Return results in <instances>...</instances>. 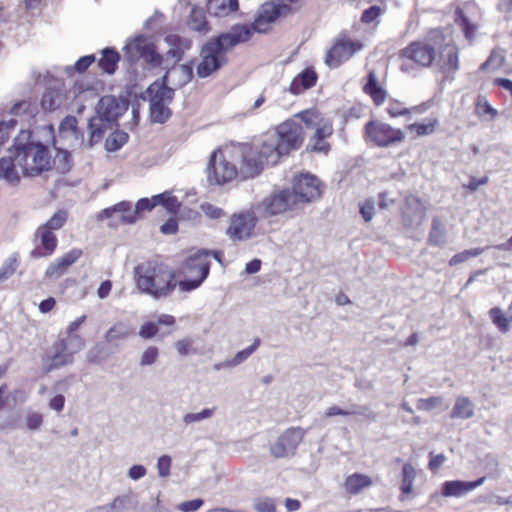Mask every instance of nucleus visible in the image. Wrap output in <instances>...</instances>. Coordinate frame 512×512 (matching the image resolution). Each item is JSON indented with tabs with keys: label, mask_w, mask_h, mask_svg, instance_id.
Segmentation results:
<instances>
[{
	"label": "nucleus",
	"mask_w": 512,
	"mask_h": 512,
	"mask_svg": "<svg viewBox=\"0 0 512 512\" xmlns=\"http://www.w3.org/2000/svg\"><path fill=\"white\" fill-rule=\"evenodd\" d=\"M280 18L279 7L272 1L264 2L255 14L251 24L236 23L229 30L210 37L201 47V61L196 66V74L205 79L221 70L229 62L227 54L240 44L247 43L254 33H265L260 27L271 24Z\"/></svg>",
	"instance_id": "f257e3e1"
},
{
	"label": "nucleus",
	"mask_w": 512,
	"mask_h": 512,
	"mask_svg": "<svg viewBox=\"0 0 512 512\" xmlns=\"http://www.w3.org/2000/svg\"><path fill=\"white\" fill-rule=\"evenodd\" d=\"M17 165L25 177L40 176L53 169L52 158L47 143L35 139L33 131L21 129L9 148Z\"/></svg>",
	"instance_id": "f03ea898"
},
{
	"label": "nucleus",
	"mask_w": 512,
	"mask_h": 512,
	"mask_svg": "<svg viewBox=\"0 0 512 512\" xmlns=\"http://www.w3.org/2000/svg\"><path fill=\"white\" fill-rule=\"evenodd\" d=\"M134 279L138 290L154 300L171 296L177 287L176 270L155 260L136 265Z\"/></svg>",
	"instance_id": "7ed1b4c3"
},
{
	"label": "nucleus",
	"mask_w": 512,
	"mask_h": 512,
	"mask_svg": "<svg viewBox=\"0 0 512 512\" xmlns=\"http://www.w3.org/2000/svg\"><path fill=\"white\" fill-rule=\"evenodd\" d=\"M124 62L128 70H133L139 60H142L147 70L162 68L165 63L164 55L158 50L151 37L140 33L127 39L124 47Z\"/></svg>",
	"instance_id": "20e7f679"
},
{
	"label": "nucleus",
	"mask_w": 512,
	"mask_h": 512,
	"mask_svg": "<svg viewBox=\"0 0 512 512\" xmlns=\"http://www.w3.org/2000/svg\"><path fill=\"white\" fill-rule=\"evenodd\" d=\"M405 137V132L402 129L394 128L390 124L377 119H370L363 128L365 142L379 148H388L400 144L405 140Z\"/></svg>",
	"instance_id": "39448f33"
},
{
	"label": "nucleus",
	"mask_w": 512,
	"mask_h": 512,
	"mask_svg": "<svg viewBox=\"0 0 512 512\" xmlns=\"http://www.w3.org/2000/svg\"><path fill=\"white\" fill-rule=\"evenodd\" d=\"M274 138L280 152L288 156L302 147L305 132L300 123L290 118L276 126Z\"/></svg>",
	"instance_id": "423d86ee"
},
{
	"label": "nucleus",
	"mask_w": 512,
	"mask_h": 512,
	"mask_svg": "<svg viewBox=\"0 0 512 512\" xmlns=\"http://www.w3.org/2000/svg\"><path fill=\"white\" fill-rule=\"evenodd\" d=\"M209 185L223 186L234 180L238 174L234 164L227 161L220 149L213 151L206 167Z\"/></svg>",
	"instance_id": "0eeeda50"
},
{
	"label": "nucleus",
	"mask_w": 512,
	"mask_h": 512,
	"mask_svg": "<svg viewBox=\"0 0 512 512\" xmlns=\"http://www.w3.org/2000/svg\"><path fill=\"white\" fill-rule=\"evenodd\" d=\"M258 223V218L252 210L234 213L230 217V224L226 229V235L233 242H241L251 239Z\"/></svg>",
	"instance_id": "6e6552de"
},
{
	"label": "nucleus",
	"mask_w": 512,
	"mask_h": 512,
	"mask_svg": "<svg viewBox=\"0 0 512 512\" xmlns=\"http://www.w3.org/2000/svg\"><path fill=\"white\" fill-rule=\"evenodd\" d=\"M308 430L309 429H303L301 427L287 428L271 446V454L275 458H285L295 455L299 444L302 442Z\"/></svg>",
	"instance_id": "1a4fd4ad"
},
{
	"label": "nucleus",
	"mask_w": 512,
	"mask_h": 512,
	"mask_svg": "<svg viewBox=\"0 0 512 512\" xmlns=\"http://www.w3.org/2000/svg\"><path fill=\"white\" fill-rule=\"evenodd\" d=\"M128 109L129 103L123 102L115 95H104L99 98L95 106V113L118 128L120 118Z\"/></svg>",
	"instance_id": "9d476101"
},
{
	"label": "nucleus",
	"mask_w": 512,
	"mask_h": 512,
	"mask_svg": "<svg viewBox=\"0 0 512 512\" xmlns=\"http://www.w3.org/2000/svg\"><path fill=\"white\" fill-rule=\"evenodd\" d=\"M362 47V43L358 41H353L347 37L339 38L327 51L325 64L329 68H338L344 61L352 57Z\"/></svg>",
	"instance_id": "9b49d317"
},
{
	"label": "nucleus",
	"mask_w": 512,
	"mask_h": 512,
	"mask_svg": "<svg viewBox=\"0 0 512 512\" xmlns=\"http://www.w3.org/2000/svg\"><path fill=\"white\" fill-rule=\"evenodd\" d=\"M319 183V179L309 172L295 177L291 192L296 196L298 204L309 203L319 198L321 196Z\"/></svg>",
	"instance_id": "f8f14e48"
},
{
	"label": "nucleus",
	"mask_w": 512,
	"mask_h": 512,
	"mask_svg": "<svg viewBox=\"0 0 512 512\" xmlns=\"http://www.w3.org/2000/svg\"><path fill=\"white\" fill-rule=\"evenodd\" d=\"M297 205L296 196L288 188L273 192L270 196L264 198L261 203L264 212L269 216H276L288 210H293Z\"/></svg>",
	"instance_id": "ddd939ff"
},
{
	"label": "nucleus",
	"mask_w": 512,
	"mask_h": 512,
	"mask_svg": "<svg viewBox=\"0 0 512 512\" xmlns=\"http://www.w3.org/2000/svg\"><path fill=\"white\" fill-rule=\"evenodd\" d=\"M333 134V125L329 120L321 119L315 127L313 136L306 145L305 152L328 155L331 145L326 141Z\"/></svg>",
	"instance_id": "4468645a"
},
{
	"label": "nucleus",
	"mask_w": 512,
	"mask_h": 512,
	"mask_svg": "<svg viewBox=\"0 0 512 512\" xmlns=\"http://www.w3.org/2000/svg\"><path fill=\"white\" fill-rule=\"evenodd\" d=\"M399 57L413 61L414 63L429 67L435 60V51L422 41H412L399 51Z\"/></svg>",
	"instance_id": "2eb2a0df"
},
{
	"label": "nucleus",
	"mask_w": 512,
	"mask_h": 512,
	"mask_svg": "<svg viewBox=\"0 0 512 512\" xmlns=\"http://www.w3.org/2000/svg\"><path fill=\"white\" fill-rule=\"evenodd\" d=\"M48 138L51 144L53 145L54 149L56 150V155L54 159H52V165L55 167L56 171L60 174H67L71 171L73 166V157L69 150L61 147H56V137H55V130L53 124H47L43 126L42 128Z\"/></svg>",
	"instance_id": "dca6fc26"
},
{
	"label": "nucleus",
	"mask_w": 512,
	"mask_h": 512,
	"mask_svg": "<svg viewBox=\"0 0 512 512\" xmlns=\"http://www.w3.org/2000/svg\"><path fill=\"white\" fill-rule=\"evenodd\" d=\"M116 128L112 123H108L104 118L96 113L91 116L87 121V135L88 138L84 144L85 149H92L104 137L109 129Z\"/></svg>",
	"instance_id": "f3484780"
},
{
	"label": "nucleus",
	"mask_w": 512,
	"mask_h": 512,
	"mask_svg": "<svg viewBox=\"0 0 512 512\" xmlns=\"http://www.w3.org/2000/svg\"><path fill=\"white\" fill-rule=\"evenodd\" d=\"M35 237L40 238V246L32 249V251L30 252L31 258L39 259L43 257H48L55 252L58 245V239L54 232L39 226L35 233Z\"/></svg>",
	"instance_id": "a211bd4d"
},
{
	"label": "nucleus",
	"mask_w": 512,
	"mask_h": 512,
	"mask_svg": "<svg viewBox=\"0 0 512 512\" xmlns=\"http://www.w3.org/2000/svg\"><path fill=\"white\" fill-rule=\"evenodd\" d=\"M52 350L51 362L46 369L47 372L64 367L73 362L75 351H71L67 339L60 338L55 341Z\"/></svg>",
	"instance_id": "6ab92c4d"
},
{
	"label": "nucleus",
	"mask_w": 512,
	"mask_h": 512,
	"mask_svg": "<svg viewBox=\"0 0 512 512\" xmlns=\"http://www.w3.org/2000/svg\"><path fill=\"white\" fill-rule=\"evenodd\" d=\"M164 42L169 47L165 56L167 58L174 59L175 64L182 60L185 52L190 50L193 44L191 39L175 33L167 34L164 37Z\"/></svg>",
	"instance_id": "aec40b11"
},
{
	"label": "nucleus",
	"mask_w": 512,
	"mask_h": 512,
	"mask_svg": "<svg viewBox=\"0 0 512 512\" xmlns=\"http://www.w3.org/2000/svg\"><path fill=\"white\" fill-rule=\"evenodd\" d=\"M318 75L313 67L304 68L292 80L289 86V92L293 95H300L304 91L311 89L317 83Z\"/></svg>",
	"instance_id": "412c9836"
},
{
	"label": "nucleus",
	"mask_w": 512,
	"mask_h": 512,
	"mask_svg": "<svg viewBox=\"0 0 512 512\" xmlns=\"http://www.w3.org/2000/svg\"><path fill=\"white\" fill-rule=\"evenodd\" d=\"M161 199V195H153L151 198L143 197L140 198L136 204L132 213L129 215H120V220L123 224H134L141 217L144 212L152 211L156 206H159V200Z\"/></svg>",
	"instance_id": "4be33fe9"
},
{
	"label": "nucleus",
	"mask_w": 512,
	"mask_h": 512,
	"mask_svg": "<svg viewBox=\"0 0 512 512\" xmlns=\"http://www.w3.org/2000/svg\"><path fill=\"white\" fill-rule=\"evenodd\" d=\"M403 221L408 226H418L422 223L425 216L424 207L417 197L406 199V207L402 213Z\"/></svg>",
	"instance_id": "5701e85b"
},
{
	"label": "nucleus",
	"mask_w": 512,
	"mask_h": 512,
	"mask_svg": "<svg viewBox=\"0 0 512 512\" xmlns=\"http://www.w3.org/2000/svg\"><path fill=\"white\" fill-rule=\"evenodd\" d=\"M256 154L267 164L276 165L285 155L278 149V143L274 136L263 140L257 148Z\"/></svg>",
	"instance_id": "b1692460"
},
{
	"label": "nucleus",
	"mask_w": 512,
	"mask_h": 512,
	"mask_svg": "<svg viewBox=\"0 0 512 512\" xmlns=\"http://www.w3.org/2000/svg\"><path fill=\"white\" fill-rule=\"evenodd\" d=\"M121 60L120 53L114 47H105L101 50V57L97 61L98 68L107 75H114Z\"/></svg>",
	"instance_id": "393cba45"
},
{
	"label": "nucleus",
	"mask_w": 512,
	"mask_h": 512,
	"mask_svg": "<svg viewBox=\"0 0 512 512\" xmlns=\"http://www.w3.org/2000/svg\"><path fill=\"white\" fill-rule=\"evenodd\" d=\"M363 91L372 98L376 106L382 105L387 97V91L379 84L374 70L368 72Z\"/></svg>",
	"instance_id": "a878e982"
},
{
	"label": "nucleus",
	"mask_w": 512,
	"mask_h": 512,
	"mask_svg": "<svg viewBox=\"0 0 512 512\" xmlns=\"http://www.w3.org/2000/svg\"><path fill=\"white\" fill-rule=\"evenodd\" d=\"M264 168V161L255 153V155L242 154V163L240 174L243 179L255 178L261 174Z\"/></svg>",
	"instance_id": "bb28decb"
},
{
	"label": "nucleus",
	"mask_w": 512,
	"mask_h": 512,
	"mask_svg": "<svg viewBox=\"0 0 512 512\" xmlns=\"http://www.w3.org/2000/svg\"><path fill=\"white\" fill-rule=\"evenodd\" d=\"M210 256L209 249H199L194 254L188 256L185 260V268L187 270V274L198 276L200 275V267L202 265H206L209 269L211 267V262L208 259Z\"/></svg>",
	"instance_id": "cd10ccee"
},
{
	"label": "nucleus",
	"mask_w": 512,
	"mask_h": 512,
	"mask_svg": "<svg viewBox=\"0 0 512 512\" xmlns=\"http://www.w3.org/2000/svg\"><path fill=\"white\" fill-rule=\"evenodd\" d=\"M239 9V0H208L207 12L214 17H225Z\"/></svg>",
	"instance_id": "c85d7f7f"
},
{
	"label": "nucleus",
	"mask_w": 512,
	"mask_h": 512,
	"mask_svg": "<svg viewBox=\"0 0 512 512\" xmlns=\"http://www.w3.org/2000/svg\"><path fill=\"white\" fill-rule=\"evenodd\" d=\"M63 93L56 88L47 87L42 94L40 105L45 112H54L62 105Z\"/></svg>",
	"instance_id": "c756f323"
},
{
	"label": "nucleus",
	"mask_w": 512,
	"mask_h": 512,
	"mask_svg": "<svg viewBox=\"0 0 512 512\" xmlns=\"http://www.w3.org/2000/svg\"><path fill=\"white\" fill-rule=\"evenodd\" d=\"M16 160L13 154L10 153L9 157L0 158V179L7 181L10 184L16 185L20 182V175L16 170Z\"/></svg>",
	"instance_id": "7c9ffc66"
},
{
	"label": "nucleus",
	"mask_w": 512,
	"mask_h": 512,
	"mask_svg": "<svg viewBox=\"0 0 512 512\" xmlns=\"http://www.w3.org/2000/svg\"><path fill=\"white\" fill-rule=\"evenodd\" d=\"M200 275L194 276L188 274L184 279L177 280V286L182 292H191L199 288L202 283L209 276V268L206 265H202L200 268Z\"/></svg>",
	"instance_id": "2f4dec72"
},
{
	"label": "nucleus",
	"mask_w": 512,
	"mask_h": 512,
	"mask_svg": "<svg viewBox=\"0 0 512 512\" xmlns=\"http://www.w3.org/2000/svg\"><path fill=\"white\" fill-rule=\"evenodd\" d=\"M372 479L361 473H353L345 479V489L350 494L356 495L360 493L364 488L372 485Z\"/></svg>",
	"instance_id": "473e14b6"
},
{
	"label": "nucleus",
	"mask_w": 512,
	"mask_h": 512,
	"mask_svg": "<svg viewBox=\"0 0 512 512\" xmlns=\"http://www.w3.org/2000/svg\"><path fill=\"white\" fill-rule=\"evenodd\" d=\"M147 93L149 94L150 97V103L170 105L175 98L176 89L148 86Z\"/></svg>",
	"instance_id": "72a5a7b5"
},
{
	"label": "nucleus",
	"mask_w": 512,
	"mask_h": 512,
	"mask_svg": "<svg viewBox=\"0 0 512 512\" xmlns=\"http://www.w3.org/2000/svg\"><path fill=\"white\" fill-rule=\"evenodd\" d=\"M446 37L441 28L431 29L425 36L423 41L428 47L430 46L435 51V55H443L445 48L448 44L445 43Z\"/></svg>",
	"instance_id": "f704fd0d"
},
{
	"label": "nucleus",
	"mask_w": 512,
	"mask_h": 512,
	"mask_svg": "<svg viewBox=\"0 0 512 512\" xmlns=\"http://www.w3.org/2000/svg\"><path fill=\"white\" fill-rule=\"evenodd\" d=\"M129 141V134L124 130H119L115 128L113 132H111L104 144V148L107 152L114 153L119 151L125 144Z\"/></svg>",
	"instance_id": "c9c22d12"
},
{
	"label": "nucleus",
	"mask_w": 512,
	"mask_h": 512,
	"mask_svg": "<svg viewBox=\"0 0 512 512\" xmlns=\"http://www.w3.org/2000/svg\"><path fill=\"white\" fill-rule=\"evenodd\" d=\"M428 241L434 246H443L447 241L446 226L438 217H434L431 223V230Z\"/></svg>",
	"instance_id": "e433bc0d"
},
{
	"label": "nucleus",
	"mask_w": 512,
	"mask_h": 512,
	"mask_svg": "<svg viewBox=\"0 0 512 512\" xmlns=\"http://www.w3.org/2000/svg\"><path fill=\"white\" fill-rule=\"evenodd\" d=\"M486 477H480L475 481H450V496L460 497L473 489L481 486L485 482Z\"/></svg>",
	"instance_id": "4c0bfd02"
},
{
	"label": "nucleus",
	"mask_w": 512,
	"mask_h": 512,
	"mask_svg": "<svg viewBox=\"0 0 512 512\" xmlns=\"http://www.w3.org/2000/svg\"><path fill=\"white\" fill-rule=\"evenodd\" d=\"M474 404L467 397L457 398L453 411L450 414L452 418L468 419L474 415Z\"/></svg>",
	"instance_id": "58836bf2"
},
{
	"label": "nucleus",
	"mask_w": 512,
	"mask_h": 512,
	"mask_svg": "<svg viewBox=\"0 0 512 512\" xmlns=\"http://www.w3.org/2000/svg\"><path fill=\"white\" fill-rule=\"evenodd\" d=\"M172 114L168 104H149V118L152 123L165 124Z\"/></svg>",
	"instance_id": "ea45409f"
},
{
	"label": "nucleus",
	"mask_w": 512,
	"mask_h": 512,
	"mask_svg": "<svg viewBox=\"0 0 512 512\" xmlns=\"http://www.w3.org/2000/svg\"><path fill=\"white\" fill-rule=\"evenodd\" d=\"M188 26L191 30L202 34H207L210 31V25L201 10L195 8L192 9L189 19Z\"/></svg>",
	"instance_id": "a19ab883"
},
{
	"label": "nucleus",
	"mask_w": 512,
	"mask_h": 512,
	"mask_svg": "<svg viewBox=\"0 0 512 512\" xmlns=\"http://www.w3.org/2000/svg\"><path fill=\"white\" fill-rule=\"evenodd\" d=\"M401 484L400 491L404 496H408L412 493L413 482L416 477V470L410 463H404L401 471Z\"/></svg>",
	"instance_id": "79ce46f5"
},
{
	"label": "nucleus",
	"mask_w": 512,
	"mask_h": 512,
	"mask_svg": "<svg viewBox=\"0 0 512 512\" xmlns=\"http://www.w3.org/2000/svg\"><path fill=\"white\" fill-rule=\"evenodd\" d=\"M454 22L461 28L465 38L469 41L473 39L475 26L469 21V19L463 14L460 8H456L454 13Z\"/></svg>",
	"instance_id": "37998d69"
},
{
	"label": "nucleus",
	"mask_w": 512,
	"mask_h": 512,
	"mask_svg": "<svg viewBox=\"0 0 512 512\" xmlns=\"http://www.w3.org/2000/svg\"><path fill=\"white\" fill-rule=\"evenodd\" d=\"M67 218L68 212L60 209L57 210L46 223L40 225V227L54 232V230H59L65 225Z\"/></svg>",
	"instance_id": "c03bdc74"
},
{
	"label": "nucleus",
	"mask_w": 512,
	"mask_h": 512,
	"mask_svg": "<svg viewBox=\"0 0 512 512\" xmlns=\"http://www.w3.org/2000/svg\"><path fill=\"white\" fill-rule=\"evenodd\" d=\"M505 62V54L504 51L501 49H494L490 53L488 59L483 62L480 66V70H496L500 68Z\"/></svg>",
	"instance_id": "a18cd8bd"
},
{
	"label": "nucleus",
	"mask_w": 512,
	"mask_h": 512,
	"mask_svg": "<svg viewBox=\"0 0 512 512\" xmlns=\"http://www.w3.org/2000/svg\"><path fill=\"white\" fill-rule=\"evenodd\" d=\"M159 195H161L159 205L162 206L168 213L175 214L181 211L182 205L176 196L167 191L160 193Z\"/></svg>",
	"instance_id": "49530a36"
},
{
	"label": "nucleus",
	"mask_w": 512,
	"mask_h": 512,
	"mask_svg": "<svg viewBox=\"0 0 512 512\" xmlns=\"http://www.w3.org/2000/svg\"><path fill=\"white\" fill-rule=\"evenodd\" d=\"M10 114L14 116H34L36 113V106L26 99L19 100L10 108Z\"/></svg>",
	"instance_id": "de8ad7c7"
},
{
	"label": "nucleus",
	"mask_w": 512,
	"mask_h": 512,
	"mask_svg": "<svg viewBox=\"0 0 512 512\" xmlns=\"http://www.w3.org/2000/svg\"><path fill=\"white\" fill-rule=\"evenodd\" d=\"M261 340L259 337H256L252 344H250L248 347L238 351L232 360V365L235 367L246 361L260 346Z\"/></svg>",
	"instance_id": "09e8293b"
},
{
	"label": "nucleus",
	"mask_w": 512,
	"mask_h": 512,
	"mask_svg": "<svg viewBox=\"0 0 512 512\" xmlns=\"http://www.w3.org/2000/svg\"><path fill=\"white\" fill-rule=\"evenodd\" d=\"M195 59H191L186 63L180 64L179 69L182 76L178 81V88H183L188 85L194 78Z\"/></svg>",
	"instance_id": "8fccbe9b"
},
{
	"label": "nucleus",
	"mask_w": 512,
	"mask_h": 512,
	"mask_svg": "<svg viewBox=\"0 0 512 512\" xmlns=\"http://www.w3.org/2000/svg\"><path fill=\"white\" fill-rule=\"evenodd\" d=\"M361 416L372 422L377 421V413H375L368 405L352 404L351 409L348 410V416Z\"/></svg>",
	"instance_id": "3c124183"
},
{
	"label": "nucleus",
	"mask_w": 512,
	"mask_h": 512,
	"mask_svg": "<svg viewBox=\"0 0 512 512\" xmlns=\"http://www.w3.org/2000/svg\"><path fill=\"white\" fill-rule=\"evenodd\" d=\"M78 119L74 115H66L59 123L58 132L61 137H66L68 133L77 131Z\"/></svg>",
	"instance_id": "603ef678"
},
{
	"label": "nucleus",
	"mask_w": 512,
	"mask_h": 512,
	"mask_svg": "<svg viewBox=\"0 0 512 512\" xmlns=\"http://www.w3.org/2000/svg\"><path fill=\"white\" fill-rule=\"evenodd\" d=\"M18 267V255L17 253H14L10 257H8L4 263L2 264L0 268V278H3L4 280L11 277Z\"/></svg>",
	"instance_id": "864d4df0"
},
{
	"label": "nucleus",
	"mask_w": 512,
	"mask_h": 512,
	"mask_svg": "<svg viewBox=\"0 0 512 512\" xmlns=\"http://www.w3.org/2000/svg\"><path fill=\"white\" fill-rule=\"evenodd\" d=\"M320 113L317 109H306L301 112H298L295 114L294 117L300 118V120L305 124L307 128H315L318 123H316V120H318Z\"/></svg>",
	"instance_id": "5fc2aeb1"
},
{
	"label": "nucleus",
	"mask_w": 512,
	"mask_h": 512,
	"mask_svg": "<svg viewBox=\"0 0 512 512\" xmlns=\"http://www.w3.org/2000/svg\"><path fill=\"white\" fill-rule=\"evenodd\" d=\"M214 414V408H204L200 412L187 413L183 416V422L186 425H190L196 422H200L209 419Z\"/></svg>",
	"instance_id": "6e6d98bb"
},
{
	"label": "nucleus",
	"mask_w": 512,
	"mask_h": 512,
	"mask_svg": "<svg viewBox=\"0 0 512 512\" xmlns=\"http://www.w3.org/2000/svg\"><path fill=\"white\" fill-rule=\"evenodd\" d=\"M128 334V328L124 324L118 323L108 329V331L105 333V339L108 342H112L114 340L124 339L128 336Z\"/></svg>",
	"instance_id": "4d7b16f0"
},
{
	"label": "nucleus",
	"mask_w": 512,
	"mask_h": 512,
	"mask_svg": "<svg viewBox=\"0 0 512 512\" xmlns=\"http://www.w3.org/2000/svg\"><path fill=\"white\" fill-rule=\"evenodd\" d=\"M200 209L209 219L216 220L226 216V212L222 208L217 207L209 202L202 203L200 205Z\"/></svg>",
	"instance_id": "13d9d810"
},
{
	"label": "nucleus",
	"mask_w": 512,
	"mask_h": 512,
	"mask_svg": "<svg viewBox=\"0 0 512 512\" xmlns=\"http://www.w3.org/2000/svg\"><path fill=\"white\" fill-rule=\"evenodd\" d=\"M96 61V57L94 54H89L80 57L74 64L73 67H68L67 70H74L79 74L86 72V70Z\"/></svg>",
	"instance_id": "bf43d9fd"
},
{
	"label": "nucleus",
	"mask_w": 512,
	"mask_h": 512,
	"mask_svg": "<svg viewBox=\"0 0 512 512\" xmlns=\"http://www.w3.org/2000/svg\"><path fill=\"white\" fill-rule=\"evenodd\" d=\"M376 201L373 198H367L359 205V211L365 222H370L375 214Z\"/></svg>",
	"instance_id": "052dcab7"
},
{
	"label": "nucleus",
	"mask_w": 512,
	"mask_h": 512,
	"mask_svg": "<svg viewBox=\"0 0 512 512\" xmlns=\"http://www.w3.org/2000/svg\"><path fill=\"white\" fill-rule=\"evenodd\" d=\"M383 13V9L379 5H371L365 9L361 14V22L370 24L374 22Z\"/></svg>",
	"instance_id": "680f3d73"
},
{
	"label": "nucleus",
	"mask_w": 512,
	"mask_h": 512,
	"mask_svg": "<svg viewBox=\"0 0 512 512\" xmlns=\"http://www.w3.org/2000/svg\"><path fill=\"white\" fill-rule=\"evenodd\" d=\"M484 252V248H473L470 250H464L450 259V265L462 263L471 257H477Z\"/></svg>",
	"instance_id": "e2e57ef3"
},
{
	"label": "nucleus",
	"mask_w": 512,
	"mask_h": 512,
	"mask_svg": "<svg viewBox=\"0 0 512 512\" xmlns=\"http://www.w3.org/2000/svg\"><path fill=\"white\" fill-rule=\"evenodd\" d=\"M159 356V350L156 346H149L146 348L140 358V366H150L153 365Z\"/></svg>",
	"instance_id": "0e129e2a"
},
{
	"label": "nucleus",
	"mask_w": 512,
	"mask_h": 512,
	"mask_svg": "<svg viewBox=\"0 0 512 512\" xmlns=\"http://www.w3.org/2000/svg\"><path fill=\"white\" fill-rule=\"evenodd\" d=\"M131 504V497L129 495H121L117 496L112 502L104 506V509H109L114 512H119L121 510L127 509Z\"/></svg>",
	"instance_id": "69168bd1"
},
{
	"label": "nucleus",
	"mask_w": 512,
	"mask_h": 512,
	"mask_svg": "<svg viewBox=\"0 0 512 512\" xmlns=\"http://www.w3.org/2000/svg\"><path fill=\"white\" fill-rule=\"evenodd\" d=\"M158 332L159 328L157 327V323L154 321H146L140 326L138 334L143 339H152Z\"/></svg>",
	"instance_id": "338daca9"
},
{
	"label": "nucleus",
	"mask_w": 512,
	"mask_h": 512,
	"mask_svg": "<svg viewBox=\"0 0 512 512\" xmlns=\"http://www.w3.org/2000/svg\"><path fill=\"white\" fill-rule=\"evenodd\" d=\"M204 505L202 498H195L192 500L184 501L180 503L177 508L182 512H195Z\"/></svg>",
	"instance_id": "774afa93"
}]
</instances>
